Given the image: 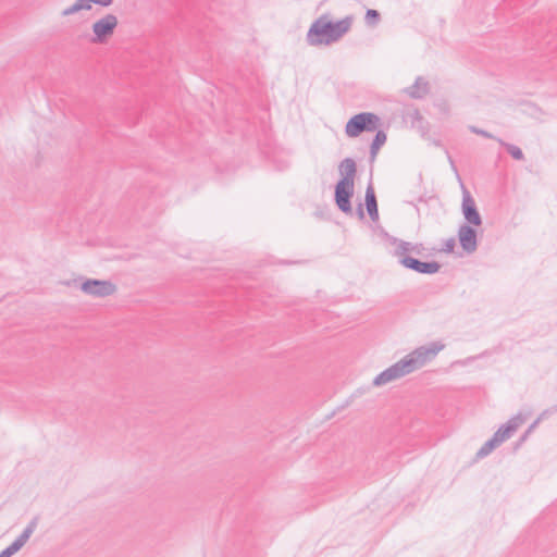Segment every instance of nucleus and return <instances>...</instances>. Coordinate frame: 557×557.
I'll return each instance as SVG.
<instances>
[{
  "label": "nucleus",
  "instance_id": "nucleus-1",
  "mask_svg": "<svg viewBox=\"0 0 557 557\" xmlns=\"http://www.w3.org/2000/svg\"><path fill=\"white\" fill-rule=\"evenodd\" d=\"M352 17L331 22L326 15L317 18L310 26L306 40L310 46L331 45L341 39L351 27Z\"/></svg>",
  "mask_w": 557,
  "mask_h": 557
},
{
  "label": "nucleus",
  "instance_id": "nucleus-2",
  "mask_svg": "<svg viewBox=\"0 0 557 557\" xmlns=\"http://www.w3.org/2000/svg\"><path fill=\"white\" fill-rule=\"evenodd\" d=\"M341 178L335 184L334 201L338 210L343 213L351 215V198L355 193V176L357 165L352 158H345L338 164Z\"/></svg>",
  "mask_w": 557,
  "mask_h": 557
},
{
  "label": "nucleus",
  "instance_id": "nucleus-3",
  "mask_svg": "<svg viewBox=\"0 0 557 557\" xmlns=\"http://www.w3.org/2000/svg\"><path fill=\"white\" fill-rule=\"evenodd\" d=\"M445 345L441 342H432L429 345L420 346L403 358L409 370L413 372L422 368L426 362L431 361L436 355L444 349Z\"/></svg>",
  "mask_w": 557,
  "mask_h": 557
},
{
  "label": "nucleus",
  "instance_id": "nucleus-4",
  "mask_svg": "<svg viewBox=\"0 0 557 557\" xmlns=\"http://www.w3.org/2000/svg\"><path fill=\"white\" fill-rule=\"evenodd\" d=\"M380 125V117L372 112H360L351 116L345 126V134L350 138L358 137L363 132H374Z\"/></svg>",
  "mask_w": 557,
  "mask_h": 557
},
{
  "label": "nucleus",
  "instance_id": "nucleus-5",
  "mask_svg": "<svg viewBox=\"0 0 557 557\" xmlns=\"http://www.w3.org/2000/svg\"><path fill=\"white\" fill-rule=\"evenodd\" d=\"M119 24L114 14H107L92 24L94 37L90 39L92 44H104L110 36L113 35Z\"/></svg>",
  "mask_w": 557,
  "mask_h": 557
},
{
  "label": "nucleus",
  "instance_id": "nucleus-6",
  "mask_svg": "<svg viewBox=\"0 0 557 557\" xmlns=\"http://www.w3.org/2000/svg\"><path fill=\"white\" fill-rule=\"evenodd\" d=\"M79 288L86 295L97 298H104L111 296L116 290V286L111 281L98 278L84 280L81 283Z\"/></svg>",
  "mask_w": 557,
  "mask_h": 557
},
{
  "label": "nucleus",
  "instance_id": "nucleus-7",
  "mask_svg": "<svg viewBox=\"0 0 557 557\" xmlns=\"http://www.w3.org/2000/svg\"><path fill=\"white\" fill-rule=\"evenodd\" d=\"M409 373L410 372L406 366V362H404V360L400 359L389 368L382 371L379 375H376L373 380V385L381 386L394 380L400 379Z\"/></svg>",
  "mask_w": 557,
  "mask_h": 557
},
{
  "label": "nucleus",
  "instance_id": "nucleus-8",
  "mask_svg": "<svg viewBox=\"0 0 557 557\" xmlns=\"http://www.w3.org/2000/svg\"><path fill=\"white\" fill-rule=\"evenodd\" d=\"M462 214L467 221L466 224L480 226L482 224L481 214L476 208L475 201L471 196L470 191L466 188L462 190Z\"/></svg>",
  "mask_w": 557,
  "mask_h": 557
},
{
  "label": "nucleus",
  "instance_id": "nucleus-9",
  "mask_svg": "<svg viewBox=\"0 0 557 557\" xmlns=\"http://www.w3.org/2000/svg\"><path fill=\"white\" fill-rule=\"evenodd\" d=\"M400 264L420 274H434L441 269V264L437 261H421L413 257L401 258Z\"/></svg>",
  "mask_w": 557,
  "mask_h": 557
},
{
  "label": "nucleus",
  "instance_id": "nucleus-10",
  "mask_svg": "<svg viewBox=\"0 0 557 557\" xmlns=\"http://www.w3.org/2000/svg\"><path fill=\"white\" fill-rule=\"evenodd\" d=\"M458 240L461 248L467 253H473L478 248L476 231L469 224L460 225L458 230Z\"/></svg>",
  "mask_w": 557,
  "mask_h": 557
},
{
  "label": "nucleus",
  "instance_id": "nucleus-11",
  "mask_svg": "<svg viewBox=\"0 0 557 557\" xmlns=\"http://www.w3.org/2000/svg\"><path fill=\"white\" fill-rule=\"evenodd\" d=\"M430 83L424 77L418 76L411 86L404 89V92L411 99H423L430 94Z\"/></svg>",
  "mask_w": 557,
  "mask_h": 557
},
{
  "label": "nucleus",
  "instance_id": "nucleus-12",
  "mask_svg": "<svg viewBox=\"0 0 557 557\" xmlns=\"http://www.w3.org/2000/svg\"><path fill=\"white\" fill-rule=\"evenodd\" d=\"M364 205L368 211L370 219L375 222L379 220V208L375 191L373 185L370 183L367 186L366 195H364Z\"/></svg>",
  "mask_w": 557,
  "mask_h": 557
},
{
  "label": "nucleus",
  "instance_id": "nucleus-13",
  "mask_svg": "<svg viewBox=\"0 0 557 557\" xmlns=\"http://www.w3.org/2000/svg\"><path fill=\"white\" fill-rule=\"evenodd\" d=\"M389 243L395 245L394 256L398 258L400 262L401 258L410 257L408 253L412 251L414 244L398 239L396 237H389Z\"/></svg>",
  "mask_w": 557,
  "mask_h": 557
},
{
  "label": "nucleus",
  "instance_id": "nucleus-14",
  "mask_svg": "<svg viewBox=\"0 0 557 557\" xmlns=\"http://www.w3.org/2000/svg\"><path fill=\"white\" fill-rule=\"evenodd\" d=\"M386 133L382 129L376 131L375 136L370 145V161L373 162L377 156L380 148L386 143Z\"/></svg>",
  "mask_w": 557,
  "mask_h": 557
},
{
  "label": "nucleus",
  "instance_id": "nucleus-15",
  "mask_svg": "<svg viewBox=\"0 0 557 557\" xmlns=\"http://www.w3.org/2000/svg\"><path fill=\"white\" fill-rule=\"evenodd\" d=\"M38 517H34L29 523L27 524V527L23 530V532L16 537V540L18 542L22 543V545L24 546L27 541L29 540L30 535L34 533V531L36 530L37 528V524H38Z\"/></svg>",
  "mask_w": 557,
  "mask_h": 557
},
{
  "label": "nucleus",
  "instance_id": "nucleus-16",
  "mask_svg": "<svg viewBox=\"0 0 557 557\" xmlns=\"http://www.w3.org/2000/svg\"><path fill=\"white\" fill-rule=\"evenodd\" d=\"M512 426L506 423L500 425L499 429L493 434V438L500 445L503 442L508 440L512 435Z\"/></svg>",
  "mask_w": 557,
  "mask_h": 557
},
{
  "label": "nucleus",
  "instance_id": "nucleus-17",
  "mask_svg": "<svg viewBox=\"0 0 557 557\" xmlns=\"http://www.w3.org/2000/svg\"><path fill=\"white\" fill-rule=\"evenodd\" d=\"M497 141L499 143V145H502L503 147L506 148L507 152L515 159V160H523L524 159V154L522 152V150L513 145V144H508V143H505L503 139L500 138H497Z\"/></svg>",
  "mask_w": 557,
  "mask_h": 557
},
{
  "label": "nucleus",
  "instance_id": "nucleus-18",
  "mask_svg": "<svg viewBox=\"0 0 557 557\" xmlns=\"http://www.w3.org/2000/svg\"><path fill=\"white\" fill-rule=\"evenodd\" d=\"M499 444L496 438L491 437L483 446L476 451V458L482 459L488 456Z\"/></svg>",
  "mask_w": 557,
  "mask_h": 557
},
{
  "label": "nucleus",
  "instance_id": "nucleus-19",
  "mask_svg": "<svg viewBox=\"0 0 557 557\" xmlns=\"http://www.w3.org/2000/svg\"><path fill=\"white\" fill-rule=\"evenodd\" d=\"M82 10H87L85 0H76L72 5L64 9L61 13L62 16H69L75 14Z\"/></svg>",
  "mask_w": 557,
  "mask_h": 557
},
{
  "label": "nucleus",
  "instance_id": "nucleus-20",
  "mask_svg": "<svg viewBox=\"0 0 557 557\" xmlns=\"http://www.w3.org/2000/svg\"><path fill=\"white\" fill-rule=\"evenodd\" d=\"M364 21L368 26H376L381 21L380 12L374 9H368L366 12Z\"/></svg>",
  "mask_w": 557,
  "mask_h": 557
},
{
  "label": "nucleus",
  "instance_id": "nucleus-21",
  "mask_svg": "<svg viewBox=\"0 0 557 557\" xmlns=\"http://www.w3.org/2000/svg\"><path fill=\"white\" fill-rule=\"evenodd\" d=\"M524 421H525V417H523L521 413H518V414L513 416L512 418H510L506 424L511 425L512 432H515Z\"/></svg>",
  "mask_w": 557,
  "mask_h": 557
},
{
  "label": "nucleus",
  "instance_id": "nucleus-22",
  "mask_svg": "<svg viewBox=\"0 0 557 557\" xmlns=\"http://www.w3.org/2000/svg\"><path fill=\"white\" fill-rule=\"evenodd\" d=\"M539 421L535 420L533 421L529 428L525 430V432L520 436V438L518 440L517 442V446H520L522 443H524L527 441V438L529 437V435L535 430V428L539 425Z\"/></svg>",
  "mask_w": 557,
  "mask_h": 557
},
{
  "label": "nucleus",
  "instance_id": "nucleus-23",
  "mask_svg": "<svg viewBox=\"0 0 557 557\" xmlns=\"http://www.w3.org/2000/svg\"><path fill=\"white\" fill-rule=\"evenodd\" d=\"M23 547L22 543L18 542L16 539L4 548V550L12 557L14 554H16L21 548Z\"/></svg>",
  "mask_w": 557,
  "mask_h": 557
},
{
  "label": "nucleus",
  "instance_id": "nucleus-24",
  "mask_svg": "<svg viewBox=\"0 0 557 557\" xmlns=\"http://www.w3.org/2000/svg\"><path fill=\"white\" fill-rule=\"evenodd\" d=\"M87 10L91 9V4H98L101 7H110L113 3V0H85Z\"/></svg>",
  "mask_w": 557,
  "mask_h": 557
},
{
  "label": "nucleus",
  "instance_id": "nucleus-25",
  "mask_svg": "<svg viewBox=\"0 0 557 557\" xmlns=\"http://www.w3.org/2000/svg\"><path fill=\"white\" fill-rule=\"evenodd\" d=\"M469 129H470L471 133L480 135V136H483L485 138H490V139H494L495 138L491 133H488V132H486V131H484L482 128H479L476 126H470Z\"/></svg>",
  "mask_w": 557,
  "mask_h": 557
},
{
  "label": "nucleus",
  "instance_id": "nucleus-26",
  "mask_svg": "<svg viewBox=\"0 0 557 557\" xmlns=\"http://www.w3.org/2000/svg\"><path fill=\"white\" fill-rule=\"evenodd\" d=\"M455 246H456L455 238L450 237V238L445 240L442 250L447 252V253H451L454 251V249H455Z\"/></svg>",
  "mask_w": 557,
  "mask_h": 557
},
{
  "label": "nucleus",
  "instance_id": "nucleus-27",
  "mask_svg": "<svg viewBox=\"0 0 557 557\" xmlns=\"http://www.w3.org/2000/svg\"><path fill=\"white\" fill-rule=\"evenodd\" d=\"M557 412V405L550 407V408H547L545 409L544 411L541 412V414L537 417V421L541 422L543 419L547 418L548 416L553 414V413H556Z\"/></svg>",
  "mask_w": 557,
  "mask_h": 557
},
{
  "label": "nucleus",
  "instance_id": "nucleus-28",
  "mask_svg": "<svg viewBox=\"0 0 557 557\" xmlns=\"http://www.w3.org/2000/svg\"><path fill=\"white\" fill-rule=\"evenodd\" d=\"M423 250H424V247L422 244H414L411 252L416 253V255H421Z\"/></svg>",
  "mask_w": 557,
  "mask_h": 557
},
{
  "label": "nucleus",
  "instance_id": "nucleus-29",
  "mask_svg": "<svg viewBox=\"0 0 557 557\" xmlns=\"http://www.w3.org/2000/svg\"><path fill=\"white\" fill-rule=\"evenodd\" d=\"M357 215L360 220H363L364 219V212H363V207H362V203H359L358 207H357Z\"/></svg>",
  "mask_w": 557,
  "mask_h": 557
},
{
  "label": "nucleus",
  "instance_id": "nucleus-30",
  "mask_svg": "<svg viewBox=\"0 0 557 557\" xmlns=\"http://www.w3.org/2000/svg\"><path fill=\"white\" fill-rule=\"evenodd\" d=\"M413 117H416L417 120H422V116L418 110L414 111Z\"/></svg>",
  "mask_w": 557,
  "mask_h": 557
},
{
  "label": "nucleus",
  "instance_id": "nucleus-31",
  "mask_svg": "<svg viewBox=\"0 0 557 557\" xmlns=\"http://www.w3.org/2000/svg\"><path fill=\"white\" fill-rule=\"evenodd\" d=\"M0 557H11L4 549L1 550Z\"/></svg>",
  "mask_w": 557,
  "mask_h": 557
}]
</instances>
